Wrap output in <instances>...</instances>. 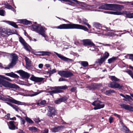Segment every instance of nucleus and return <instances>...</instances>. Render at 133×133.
Listing matches in <instances>:
<instances>
[{
  "label": "nucleus",
  "mask_w": 133,
  "mask_h": 133,
  "mask_svg": "<svg viewBox=\"0 0 133 133\" xmlns=\"http://www.w3.org/2000/svg\"><path fill=\"white\" fill-rule=\"evenodd\" d=\"M57 28L60 29H82L85 31L88 30L86 27L82 25L74 24H63L58 26Z\"/></svg>",
  "instance_id": "nucleus-1"
},
{
  "label": "nucleus",
  "mask_w": 133,
  "mask_h": 133,
  "mask_svg": "<svg viewBox=\"0 0 133 133\" xmlns=\"http://www.w3.org/2000/svg\"><path fill=\"white\" fill-rule=\"evenodd\" d=\"M4 79L8 81H10L11 80L9 78L3 75H0V85L4 87L11 88H18L17 85L11 83L9 82L5 81Z\"/></svg>",
  "instance_id": "nucleus-2"
},
{
  "label": "nucleus",
  "mask_w": 133,
  "mask_h": 133,
  "mask_svg": "<svg viewBox=\"0 0 133 133\" xmlns=\"http://www.w3.org/2000/svg\"><path fill=\"white\" fill-rule=\"evenodd\" d=\"M4 96V97H2L1 96L0 97V100L3 101L10 102L11 103L18 105H24L25 106L30 105V104L28 103L22 102L19 101H17L9 96H8V97H10V98L5 97Z\"/></svg>",
  "instance_id": "nucleus-3"
},
{
  "label": "nucleus",
  "mask_w": 133,
  "mask_h": 133,
  "mask_svg": "<svg viewBox=\"0 0 133 133\" xmlns=\"http://www.w3.org/2000/svg\"><path fill=\"white\" fill-rule=\"evenodd\" d=\"M11 33V31L9 29L0 28V36H7Z\"/></svg>",
  "instance_id": "nucleus-4"
},
{
  "label": "nucleus",
  "mask_w": 133,
  "mask_h": 133,
  "mask_svg": "<svg viewBox=\"0 0 133 133\" xmlns=\"http://www.w3.org/2000/svg\"><path fill=\"white\" fill-rule=\"evenodd\" d=\"M58 74L61 76L66 78L70 77L73 75L72 72L68 71H60L58 72Z\"/></svg>",
  "instance_id": "nucleus-5"
},
{
  "label": "nucleus",
  "mask_w": 133,
  "mask_h": 133,
  "mask_svg": "<svg viewBox=\"0 0 133 133\" xmlns=\"http://www.w3.org/2000/svg\"><path fill=\"white\" fill-rule=\"evenodd\" d=\"M109 87L111 88H117L122 89L124 88V86L122 84L114 82H110L108 85Z\"/></svg>",
  "instance_id": "nucleus-6"
},
{
  "label": "nucleus",
  "mask_w": 133,
  "mask_h": 133,
  "mask_svg": "<svg viewBox=\"0 0 133 133\" xmlns=\"http://www.w3.org/2000/svg\"><path fill=\"white\" fill-rule=\"evenodd\" d=\"M102 102L100 101H98L93 102L92 105L95 107L94 108V109L96 110L99 109L103 108L104 107V104H102Z\"/></svg>",
  "instance_id": "nucleus-7"
},
{
  "label": "nucleus",
  "mask_w": 133,
  "mask_h": 133,
  "mask_svg": "<svg viewBox=\"0 0 133 133\" xmlns=\"http://www.w3.org/2000/svg\"><path fill=\"white\" fill-rule=\"evenodd\" d=\"M54 88L55 90L52 91V92L54 94H57L62 92L63 91L60 90V89H66L67 88V87L66 85L55 87Z\"/></svg>",
  "instance_id": "nucleus-8"
},
{
  "label": "nucleus",
  "mask_w": 133,
  "mask_h": 133,
  "mask_svg": "<svg viewBox=\"0 0 133 133\" xmlns=\"http://www.w3.org/2000/svg\"><path fill=\"white\" fill-rule=\"evenodd\" d=\"M17 72L19 74L22 78L28 79L30 76V75L29 73L22 70L18 71Z\"/></svg>",
  "instance_id": "nucleus-9"
},
{
  "label": "nucleus",
  "mask_w": 133,
  "mask_h": 133,
  "mask_svg": "<svg viewBox=\"0 0 133 133\" xmlns=\"http://www.w3.org/2000/svg\"><path fill=\"white\" fill-rule=\"evenodd\" d=\"M48 110L46 115L49 117H52L54 116L56 114V111L53 107L49 106Z\"/></svg>",
  "instance_id": "nucleus-10"
},
{
  "label": "nucleus",
  "mask_w": 133,
  "mask_h": 133,
  "mask_svg": "<svg viewBox=\"0 0 133 133\" xmlns=\"http://www.w3.org/2000/svg\"><path fill=\"white\" fill-rule=\"evenodd\" d=\"M46 29L45 28L42 27L41 25H38V28L37 32L39 34L41 35L44 37H46V35L45 34V30Z\"/></svg>",
  "instance_id": "nucleus-11"
},
{
  "label": "nucleus",
  "mask_w": 133,
  "mask_h": 133,
  "mask_svg": "<svg viewBox=\"0 0 133 133\" xmlns=\"http://www.w3.org/2000/svg\"><path fill=\"white\" fill-rule=\"evenodd\" d=\"M107 10H115L118 8H120V5L112 4H106Z\"/></svg>",
  "instance_id": "nucleus-12"
},
{
  "label": "nucleus",
  "mask_w": 133,
  "mask_h": 133,
  "mask_svg": "<svg viewBox=\"0 0 133 133\" xmlns=\"http://www.w3.org/2000/svg\"><path fill=\"white\" fill-rule=\"evenodd\" d=\"M10 57L12 58V61L10 63L14 66L16 63V62L18 59L17 55L15 54H11Z\"/></svg>",
  "instance_id": "nucleus-13"
},
{
  "label": "nucleus",
  "mask_w": 133,
  "mask_h": 133,
  "mask_svg": "<svg viewBox=\"0 0 133 133\" xmlns=\"http://www.w3.org/2000/svg\"><path fill=\"white\" fill-rule=\"evenodd\" d=\"M83 44L85 45H88L89 47H90L91 48L90 49V50L92 51H97L98 50V49H96L94 50V47L95 45L92 42H84Z\"/></svg>",
  "instance_id": "nucleus-14"
},
{
  "label": "nucleus",
  "mask_w": 133,
  "mask_h": 133,
  "mask_svg": "<svg viewBox=\"0 0 133 133\" xmlns=\"http://www.w3.org/2000/svg\"><path fill=\"white\" fill-rule=\"evenodd\" d=\"M54 53L61 59L65 61H70L72 62L73 61L72 59L68 58L63 56L61 54H58L57 52H54Z\"/></svg>",
  "instance_id": "nucleus-15"
},
{
  "label": "nucleus",
  "mask_w": 133,
  "mask_h": 133,
  "mask_svg": "<svg viewBox=\"0 0 133 133\" xmlns=\"http://www.w3.org/2000/svg\"><path fill=\"white\" fill-rule=\"evenodd\" d=\"M30 79L36 82H40L43 81L44 78L42 77H36L32 75L30 78Z\"/></svg>",
  "instance_id": "nucleus-16"
},
{
  "label": "nucleus",
  "mask_w": 133,
  "mask_h": 133,
  "mask_svg": "<svg viewBox=\"0 0 133 133\" xmlns=\"http://www.w3.org/2000/svg\"><path fill=\"white\" fill-rule=\"evenodd\" d=\"M45 91H46L45 90H37L36 92H34L32 91H30V94H29V96L31 97H33L36 96L41 93Z\"/></svg>",
  "instance_id": "nucleus-17"
},
{
  "label": "nucleus",
  "mask_w": 133,
  "mask_h": 133,
  "mask_svg": "<svg viewBox=\"0 0 133 133\" xmlns=\"http://www.w3.org/2000/svg\"><path fill=\"white\" fill-rule=\"evenodd\" d=\"M74 2H72V1L70 2V3L72 4H78L79 5L82 7H85L86 6V4L85 3L77 1V0H72Z\"/></svg>",
  "instance_id": "nucleus-18"
},
{
  "label": "nucleus",
  "mask_w": 133,
  "mask_h": 133,
  "mask_svg": "<svg viewBox=\"0 0 133 133\" xmlns=\"http://www.w3.org/2000/svg\"><path fill=\"white\" fill-rule=\"evenodd\" d=\"M120 106L126 110H129L130 111L133 112V108L129 105L124 104L120 105Z\"/></svg>",
  "instance_id": "nucleus-19"
},
{
  "label": "nucleus",
  "mask_w": 133,
  "mask_h": 133,
  "mask_svg": "<svg viewBox=\"0 0 133 133\" xmlns=\"http://www.w3.org/2000/svg\"><path fill=\"white\" fill-rule=\"evenodd\" d=\"M64 128L63 126H58L52 128L51 130L52 132H56L62 131Z\"/></svg>",
  "instance_id": "nucleus-20"
},
{
  "label": "nucleus",
  "mask_w": 133,
  "mask_h": 133,
  "mask_svg": "<svg viewBox=\"0 0 133 133\" xmlns=\"http://www.w3.org/2000/svg\"><path fill=\"white\" fill-rule=\"evenodd\" d=\"M67 99V98L66 97H62L55 100L54 101V102L57 104H59L61 102L66 101Z\"/></svg>",
  "instance_id": "nucleus-21"
},
{
  "label": "nucleus",
  "mask_w": 133,
  "mask_h": 133,
  "mask_svg": "<svg viewBox=\"0 0 133 133\" xmlns=\"http://www.w3.org/2000/svg\"><path fill=\"white\" fill-rule=\"evenodd\" d=\"M21 43L25 49L28 51H30L31 49V48L26 42H21Z\"/></svg>",
  "instance_id": "nucleus-22"
},
{
  "label": "nucleus",
  "mask_w": 133,
  "mask_h": 133,
  "mask_svg": "<svg viewBox=\"0 0 133 133\" xmlns=\"http://www.w3.org/2000/svg\"><path fill=\"white\" fill-rule=\"evenodd\" d=\"M123 129L125 131V133H131V131L121 121H120Z\"/></svg>",
  "instance_id": "nucleus-23"
},
{
  "label": "nucleus",
  "mask_w": 133,
  "mask_h": 133,
  "mask_svg": "<svg viewBox=\"0 0 133 133\" xmlns=\"http://www.w3.org/2000/svg\"><path fill=\"white\" fill-rule=\"evenodd\" d=\"M5 74L6 76L15 78H18L19 77V76L18 75L13 72L9 73H6Z\"/></svg>",
  "instance_id": "nucleus-24"
},
{
  "label": "nucleus",
  "mask_w": 133,
  "mask_h": 133,
  "mask_svg": "<svg viewBox=\"0 0 133 133\" xmlns=\"http://www.w3.org/2000/svg\"><path fill=\"white\" fill-rule=\"evenodd\" d=\"M25 59L26 63V66L27 68L30 67L31 65V61L27 57H25Z\"/></svg>",
  "instance_id": "nucleus-25"
},
{
  "label": "nucleus",
  "mask_w": 133,
  "mask_h": 133,
  "mask_svg": "<svg viewBox=\"0 0 133 133\" xmlns=\"http://www.w3.org/2000/svg\"><path fill=\"white\" fill-rule=\"evenodd\" d=\"M105 13L109 14L116 15H121L123 14V13L120 11H105Z\"/></svg>",
  "instance_id": "nucleus-26"
},
{
  "label": "nucleus",
  "mask_w": 133,
  "mask_h": 133,
  "mask_svg": "<svg viewBox=\"0 0 133 133\" xmlns=\"http://www.w3.org/2000/svg\"><path fill=\"white\" fill-rule=\"evenodd\" d=\"M28 129L30 131L35 133L37 132L39 130L38 129L35 127H29L28 128Z\"/></svg>",
  "instance_id": "nucleus-27"
},
{
  "label": "nucleus",
  "mask_w": 133,
  "mask_h": 133,
  "mask_svg": "<svg viewBox=\"0 0 133 133\" xmlns=\"http://www.w3.org/2000/svg\"><path fill=\"white\" fill-rule=\"evenodd\" d=\"M5 22L9 24V25H11L15 28H18V26L17 24H16V23L12 21H5Z\"/></svg>",
  "instance_id": "nucleus-28"
},
{
  "label": "nucleus",
  "mask_w": 133,
  "mask_h": 133,
  "mask_svg": "<svg viewBox=\"0 0 133 133\" xmlns=\"http://www.w3.org/2000/svg\"><path fill=\"white\" fill-rule=\"evenodd\" d=\"M124 13L126 15L127 17L130 18H133V13H131L125 11Z\"/></svg>",
  "instance_id": "nucleus-29"
},
{
  "label": "nucleus",
  "mask_w": 133,
  "mask_h": 133,
  "mask_svg": "<svg viewBox=\"0 0 133 133\" xmlns=\"http://www.w3.org/2000/svg\"><path fill=\"white\" fill-rule=\"evenodd\" d=\"M105 59L103 57L101 58L100 59H98L96 61L97 63H98L99 64L101 65L105 61Z\"/></svg>",
  "instance_id": "nucleus-30"
},
{
  "label": "nucleus",
  "mask_w": 133,
  "mask_h": 133,
  "mask_svg": "<svg viewBox=\"0 0 133 133\" xmlns=\"http://www.w3.org/2000/svg\"><path fill=\"white\" fill-rule=\"evenodd\" d=\"M10 126H9V128L12 130H15L16 129V127L14 124L13 122L10 121Z\"/></svg>",
  "instance_id": "nucleus-31"
},
{
  "label": "nucleus",
  "mask_w": 133,
  "mask_h": 133,
  "mask_svg": "<svg viewBox=\"0 0 133 133\" xmlns=\"http://www.w3.org/2000/svg\"><path fill=\"white\" fill-rule=\"evenodd\" d=\"M38 53H42V56H49L50 54H52L51 53L47 51H39L38 52Z\"/></svg>",
  "instance_id": "nucleus-32"
},
{
  "label": "nucleus",
  "mask_w": 133,
  "mask_h": 133,
  "mask_svg": "<svg viewBox=\"0 0 133 133\" xmlns=\"http://www.w3.org/2000/svg\"><path fill=\"white\" fill-rule=\"evenodd\" d=\"M110 78L112 81L115 82H118L119 81V79L117 78L114 76H111L110 77Z\"/></svg>",
  "instance_id": "nucleus-33"
},
{
  "label": "nucleus",
  "mask_w": 133,
  "mask_h": 133,
  "mask_svg": "<svg viewBox=\"0 0 133 133\" xmlns=\"http://www.w3.org/2000/svg\"><path fill=\"white\" fill-rule=\"evenodd\" d=\"M25 120L29 124H33L34 123V121L30 118L26 116L24 117Z\"/></svg>",
  "instance_id": "nucleus-34"
},
{
  "label": "nucleus",
  "mask_w": 133,
  "mask_h": 133,
  "mask_svg": "<svg viewBox=\"0 0 133 133\" xmlns=\"http://www.w3.org/2000/svg\"><path fill=\"white\" fill-rule=\"evenodd\" d=\"M118 57H112V58L109 59L108 60V63H111L113 62L118 58Z\"/></svg>",
  "instance_id": "nucleus-35"
},
{
  "label": "nucleus",
  "mask_w": 133,
  "mask_h": 133,
  "mask_svg": "<svg viewBox=\"0 0 133 133\" xmlns=\"http://www.w3.org/2000/svg\"><path fill=\"white\" fill-rule=\"evenodd\" d=\"M81 64L83 67H86L88 65V63L85 61H82L81 62Z\"/></svg>",
  "instance_id": "nucleus-36"
},
{
  "label": "nucleus",
  "mask_w": 133,
  "mask_h": 133,
  "mask_svg": "<svg viewBox=\"0 0 133 133\" xmlns=\"http://www.w3.org/2000/svg\"><path fill=\"white\" fill-rule=\"evenodd\" d=\"M12 107L17 111L18 112L19 111H21L19 107L16 105L14 104Z\"/></svg>",
  "instance_id": "nucleus-37"
},
{
  "label": "nucleus",
  "mask_w": 133,
  "mask_h": 133,
  "mask_svg": "<svg viewBox=\"0 0 133 133\" xmlns=\"http://www.w3.org/2000/svg\"><path fill=\"white\" fill-rule=\"evenodd\" d=\"M21 22L23 23L26 25L29 24L30 23V21L26 20L25 19L21 20Z\"/></svg>",
  "instance_id": "nucleus-38"
},
{
  "label": "nucleus",
  "mask_w": 133,
  "mask_h": 133,
  "mask_svg": "<svg viewBox=\"0 0 133 133\" xmlns=\"http://www.w3.org/2000/svg\"><path fill=\"white\" fill-rule=\"evenodd\" d=\"M32 30H34L37 32L38 28V25L37 26L35 25H32Z\"/></svg>",
  "instance_id": "nucleus-39"
},
{
  "label": "nucleus",
  "mask_w": 133,
  "mask_h": 133,
  "mask_svg": "<svg viewBox=\"0 0 133 133\" xmlns=\"http://www.w3.org/2000/svg\"><path fill=\"white\" fill-rule=\"evenodd\" d=\"M56 72V71L55 69H54L52 70H50L48 71L47 72L48 74H49V76H50L51 74L55 73Z\"/></svg>",
  "instance_id": "nucleus-40"
},
{
  "label": "nucleus",
  "mask_w": 133,
  "mask_h": 133,
  "mask_svg": "<svg viewBox=\"0 0 133 133\" xmlns=\"http://www.w3.org/2000/svg\"><path fill=\"white\" fill-rule=\"evenodd\" d=\"M106 4H104L101 6L99 7L98 8L99 9L107 10Z\"/></svg>",
  "instance_id": "nucleus-41"
},
{
  "label": "nucleus",
  "mask_w": 133,
  "mask_h": 133,
  "mask_svg": "<svg viewBox=\"0 0 133 133\" xmlns=\"http://www.w3.org/2000/svg\"><path fill=\"white\" fill-rule=\"evenodd\" d=\"M93 26L94 27L97 28L98 27H101V25L97 23H93Z\"/></svg>",
  "instance_id": "nucleus-42"
},
{
  "label": "nucleus",
  "mask_w": 133,
  "mask_h": 133,
  "mask_svg": "<svg viewBox=\"0 0 133 133\" xmlns=\"http://www.w3.org/2000/svg\"><path fill=\"white\" fill-rule=\"evenodd\" d=\"M14 66L10 63L7 66L5 67L4 68L5 69H10L12 68Z\"/></svg>",
  "instance_id": "nucleus-43"
},
{
  "label": "nucleus",
  "mask_w": 133,
  "mask_h": 133,
  "mask_svg": "<svg viewBox=\"0 0 133 133\" xmlns=\"http://www.w3.org/2000/svg\"><path fill=\"white\" fill-rule=\"evenodd\" d=\"M133 79V72L131 71L128 70L126 71Z\"/></svg>",
  "instance_id": "nucleus-44"
},
{
  "label": "nucleus",
  "mask_w": 133,
  "mask_h": 133,
  "mask_svg": "<svg viewBox=\"0 0 133 133\" xmlns=\"http://www.w3.org/2000/svg\"><path fill=\"white\" fill-rule=\"evenodd\" d=\"M109 56V54L107 52H105L104 55L103 57L105 60L107 59Z\"/></svg>",
  "instance_id": "nucleus-45"
},
{
  "label": "nucleus",
  "mask_w": 133,
  "mask_h": 133,
  "mask_svg": "<svg viewBox=\"0 0 133 133\" xmlns=\"http://www.w3.org/2000/svg\"><path fill=\"white\" fill-rule=\"evenodd\" d=\"M5 14V11L3 10H0V15L4 16Z\"/></svg>",
  "instance_id": "nucleus-46"
},
{
  "label": "nucleus",
  "mask_w": 133,
  "mask_h": 133,
  "mask_svg": "<svg viewBox=\"0 0 133 133\" xmlns=\"http://www.w3.org/2000/svg\"><path fill=\"white\" fill-rule=\"evenodd\" d=\"M59 81H67L68 80L67 79L64 78H60L59 79Z\"/></svg>",
  "instance_id": "nucleus-47"
},
{
  "label": "nucleus",
  "mask_w": 133,
  "mask_h": 133,
  "mask_svg": "<svg viewBox=\"0 0 133 133\" xmlns=\"http://www.w3.org/2000/svg\"><path fill=\"white\" fill-rule=\"evenodd\" d=\"M20 120L21 124L24 125L25 122V120L22 118H21Z\"/></svg>",
  "instance_id": "nucleus-48"
},
{
  "label": "nucleus",
  "mask_w": 133,
  "mask_h": 133,
  "mask_svg": "<svg viewBox=\"0 0 133 133\" xmlns=\"http://www.w3.org/2000/svg\"><path fill=\"white\" fill-rule=\"evenodd\" d=\"M82 22L85 25L87 24L88 21L86 19L83 18L82 20Z\"/></svg>",
  "instance_id": "nucleus-49"
},
{
  "label": "nucleus",
  "mask_w": 133,
  "mask_h": 133,
  "mask_svg": "<svg viewBox=\"0 0 133 133\" xmlns=\"http://www.w3.org/2000/svg\"><path fill=\"white\" fill-rule=\"evenodd\" d=\"M34 121L36 123H38L40 122L39 118H35L34 119Z\"/></svg>",
  "instance_id": "nucleus-50"
},
{
  "label": "nucleus",
  "mask_w": 133,
  "mask_h": 133,
  "mask_svg": "<svg viewBox=\"0 0 133 133\" xmlns=\"http://www.w3.org/2000/svg\"><path fill=\"white\" fill-rule=\"evenodd\" d=\"M46 101L45 100H43L41 101V102H40V104L42 105H44L46 104Z\"/></svg>",
  "instance_id": "nucleus-51"
},
{
  "label": "nucleus",
  "mask_w": 133,
  "mask_h": 133,
  "mask_svg": "<svg viewBox=\"0 0 133 133\" xmlns=\"http://www.w3.org/2000/svg\"><path fill=\"white\" fill-rule=\"evenodd\" d=\"M49 130L48 129H45L41 131V133H48Z\"/></svg>",
  "instance_id": "nucleus-52"
},
{
  "label": "nucleus",
  "mask_w": 133,
  "mask_h": 133,
  "mask_svg": "<svg viewBox=\"0 0 133 133\" xmlns=\"http://www.w3.org/2000/svg\"><path fill=\"white\" fill-rule=\"evenodd\" d=\"M70 91L72 92H76L77 91H76V87H73L71 88L70 90Z\"/></svg>",
  "instance_id": "nucleus-53"
},
{
  "label": "nucleus",
  "mask_w": 133,
  "mask_h": 133,
  "mask_svg": "<svg viewBox=\"0 0 133 133\" xmlns=\"http://www.w3.org/2000/svg\"><path fill=\"white\" fill-rule=\"evenodd\" d=\"M129 59L133 61V54H129Z\"/></svg>",
  "instance_id": "nucleus-54"
},
{
  "label": "nucleus",
  "mask_w": 133,
  "mask_h": 133,
  "mask_svg": "<svg viewBox=\"0 0 133 133\" xmlns=\"http://www.w3.org/2000/svg\"><path fill=\"white\" fill-rule=\"evenodd\" d=\"M5 6L6 8L9 9H10L12 6L11 5H9V4H7Z\"/></svg>",
  "instance_id": "nucleus-55"
},
{
  "label": "nucleus",
  "mask_w": 133,
  "mask_h": 133,
  "mask_svg": "<svg viewBox=\"0 0 133 133\" xmlns=\"http://www.w3.org/2000/svg\"><path fill=\"white\" fill-rule=\"evenodd\" d=\"M113 118L112 117H110L109 119V122L110 123H111L112 122Z\"/></svg>",
  "instance_id": "nucleus-56"
},
{
  "label": "nucleus",
  "mask_w": 133,
  "mask_h": 133,
  "mask_svg": "<svg viewBox=\"0 0 133 133\" xmlns=\"http://www.w3.org/2000/svg\"><path fill=\"white\" fill-rule=\"evenodd\" d=\"M18 38L20 42H24V39L20 36H19Z\"/></svg>",
  "instance_id": "nucleus-57"
},
{
  "label": "nucleus",
  "mask_w": 133,
  "mask_h": 133,
  "mask_svg": "<svg viewBox=\"0 0 133 133\" xmlns=\"http://www.w3.org/2000/svg\"><path fill=\"white\" fill-rule=\"evenodd\" d=\"M92 40L90 39H83L82 40V42H91Z\"/></svg>",
  "instance_id": "nucleus-58"
},
{
  "label": "nucleus",
  "mask_w": 133,
  "mask_h": 133,
  "mask_svg": "<svg viewBox=\"0 0 133 133\" xmlns=\"http://www.w3.org/2000/svg\"><path fill=\"white\" fill-rule=\"evenodd\" d=\"M105 94L107 95H109L111 94L110 90L107 91L105 92Z\"/></svg>",
  "instance_id": "nucleus-59"
},
{
  "label": "nucleus",
  "mask_w": 133,
  "mask_h": 133,
  "mask_svg": "<svg viewBox=\"0 0 133 133\" xmlns=\"http://www.w3.org/2000/svg\"><path fill=\"white\" fill-rule=\"evenodd\" d=\"M29 38L30 39V41H37L36 39L34 38L32 39L30 37H29Z\"/></svg>",
  "instance_id": "nucleus-60"
},
{
  "label": "nucleus",
  "mask_w": 133,
  "mask_h": 133,
  "mask_svg": "<svg viewBox=\"0 0 133 133\" xmlns=\"http://www.w3.org/2000/svg\"><path fill=\"white\" fill-rule=\"evenodd\" d=\"M114 115L117 117L119 118H120V116L119 115L117 114L116 113H114Z\"/></svg>",
  "instance_id": "nucleus-61"
},
{
  "label": "nucleus",
  "mask_w": 133,
  "mask_h": 133,
  "mask_svg": "<svg viewBox=\"0 0 133 133\" xmlns=\"http://www.w3.org/2000/svg\"><path fill=\"white\" fill-rule=\"evenodd\" d=\"M43 66V65L42 64H40L38 65V67L40 68H42Z\"/></svg>",
  "instance_id": "nucleus-62"
},
{
  "label": "nucleus",
  "mask_w": 133,
  "mask_h": 133,
  "mask_svg": "<svg viewBox=\"0 0 133 133\" xmlns=\"http://www.w3.org/2000/svg\"><path fill=\"white\" fill-rule=\"evenodd\" d=\"M6 103L9 105L11 107H12L13 105L14 104H12L11 103H9V102H6Z\"/></svg>",
  "instance_id": "nucleus-63"
},
{
  "label": "nucleus",
  "mask_w": 133,
  "mask_h": 133,
  "mask_svg": "<svg viewBox=\"0 0 133 133\" xmlns=\"http://www.w3.org/2000/svg\"><path fill=\"white\" fill-rule=\"evenodd\" d=\"M49 93H50V94L52 95V96H53V95H54V93L53 92H52V91H49L48 92Z\"/></svg>",
  "instance_id": "nucleus-64"
}]
</instances>
